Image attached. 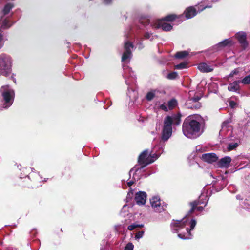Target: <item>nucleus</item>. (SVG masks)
Masks as SVG:
<instances>
[{"mask_svg":"<svg viewBox=\"0 0 250 250\" xmlns=\"http://www.w3.org/2000/svg\"><path fill=\"white\" fill-rule=\"evenodd\" d=\"M201 124L190 117L186 118L183 123L184 134L189 138H196L201 134Z\"/></svg>","mask_w":250,"mask_h":250,"instance_id":"1","label":"nucleus"},{"mask_svg":"<svg viewBox=\"0 0 250 250\" xmlns=\"http://www.w3.org/2000/svg\"><path fill=\"white\" fill-rule=\"evenodd\" d=\"M11 72V62L8 57L5 54H1L0 56V73L4 76H8Z\"/></svg>","mask_w":250,"mask_h":250,"instance_id":"2","label":"nucleus"},{"mask_svg":"<svg viewBox=\"0 0 250 250\" xmlns=\"http://www.w3.org/2000/svg\"><path fill=\"white\" fill-rule=\"evenodd\" d=\"M1 96L4 102L3 107L4 108H9L13 103L15 97L14 92L12 90L6 89L2 92Z\"/></svg>","mask_w":250,"mask_h":250,"instance_id":"3","label":"nucleus"},{"mask_svg":"<svg viewBox=\"0 0 250 250\" xmlns=\"http://www.w3.org/2000/svg\"><path fill=\"white\" fill-rule=\"evenodd\" d=\"M154 162V159L149 157L148 151L147 150L143 151L139 155L138 162L141 165V168H144L147 165Z\"/></svg>","mask_w":250,"mask_h":250,"instance_id":"4","label":"nucleus"},{"mask_svg":"<svg viewBox=\"0 0 250 250\" xmlns=\"http://www.w3.org/2000/svg\"><path fill=\"white\" fill-rule=\"evenodd\" d=\"M154 27L156 29L161 28L165 31H170L172 29V26L166 22L165 21L161 19L158 20L154 23Z\"/></svg>","mask_w":250,"mask_h":250,"instance_id":"5","label":"nucleus"},{"mask_svg":"<svg viewBox=\"0 0 250 250\" xmlns=\"http://www.w3.org/2000/svg\"><path fill=\"white\" fill-rule=\"evenodd\" d=\"M202 197V196H200L198 200H194L189 203V205L191 207V209L188 212V215L193 213L198 205L205 204V206H206L207 202H205L204 199ZM206 197H205V200H206Z\"/></svg>","mask_w":250,"mask_h":250,"instance_id":"6","label":"nucleus"},{"mask_svg":"<svg viewBox=\"0 0 250 250\" xmlns=\"http://www.w3.org/2000/svg\"><path fill=\"white\" fill-rule=\"evenodd\" d=\"M146 193L145 192L139 191L136 193L135 200L138 205H143L146 203Z\"/></svg>","mask_w":250,"mask_h":250,"instance_id":"7","label":"nucleus"},{"mask_svg":"<svg viewBox=\"0 0 250 250\" xmlns=\"http://www.w3.org/2000/svg\"><path fill=\"white\" fill-rule=\"evenodd\" d=\"M173 221L174 222L171 224V226L175 232H178L181 229L184 228L187 224V221H184L183 220Z\"/></svg>","mask_w":250,"mask_h":250,"instance_id":"8","label":"nucleus"},{"mask_svg":"<svg viewBox=\"0 0 250 250\" xmlns=\"http://www.w3.org/2000/svg\"><path fill=\"white\" fill-rule=\"evenodd\" d=\"M202 159L206 162L212 163L217 161L218 157L214 153H205L202 155Z\"/></svg>","mask_w":250,"mask_h":250,"instance_id":"9","label":"nucleus"},{"mask_svg":"<svg viewBox=\"0 0 250 250\" xmlns=\"http://www.w3.org/2000/svg\"><path fill=\"white\" fill-rule=\"evenodd\" d=\"M197 14V10L193 6L187 7L184 12V14L187 19L193 18L196 16Z\"/></svg>","mask_w":250,"mask_h":250,"instance_id":"10","label":"nucleus"},{"mask_svg":"<svg viewBox=\"0 0 250 250\" xmlns=\"http://www.w3.org/2000/svg\"><path fill=\"white\" fill-rule=\"evenodd\" d=\"M231 162V158L229 156H226L221 158L218 162V166L219 167L228 168L230 162Z\"/></svg>","mask_w":250,"mask_h":250,"instance_id":"11","label":"nucleus"},{"mask_svg":"<svg viewBox=\"0 0 250 250\" xmlns=\"http://www.w3.org/2000/svg\"><path fill=\"white\" fill-rule=\"evenodd\" d=\"M150 202L152 207L157 211L160 210V208L161 207V201L159 198L157 197H153L150 200Z\"/></svg>","mask_w":250,"mask_h":250,"instance_id":"12","label":"nucleus"},{"mask_svg":"<svg viewBox=\"0 0 250 250\" xmlns=\"http://www.w3.org/2000/svg\"><path fill=\"white\" fill-rule=\"evenodd\" d=\"M241 81H235L229 84L228 87V90L229 91L237 92L240 90L239 84Z\"/></svg>","mask_w":250,"mask_h":250,"instance_id":"13","label":"nucleus"},{"mask_svg":"<svg viewBox=\"0 0 250 250\" xmlns=\"http://www.w3.org/2000/svg\"><path fill=\"white\" fill-rule=\"evenodd\" d=\"M172 128H167L163 127L162 131V139L164 141H167L171 136Z\"/></svg>","mask_w":250,"mask_h":250,"instance_id":"14","label":"nucleus"},{"mask_svg":"<svg viewBox=\"0 0 250 250\" xmlns=\"http://www.w3.org/2000/svg\"><path fill=\"white\" fill-rule=\"evenodd\" d=\"M198 69L203 73L212 72L213 70L210 66L206 63H201L198 66Z\"/></svg>","mask_w":250,"mask_h":250,"instance_id":"15","label":"nucleus"},{"mask_svg":"<svg viewBox=\"0 0 250 250\" xmlns=\"http://www.w3.org/2000/svg\"><path fill=\"white\" fill-rule=\"evenodd\" d=\"M236 36L239 42L242 44H248L246 39L247 35L244 32H238L236 34Z\"/></svg>","mask_w":250,"mask_h":250,"instance_id":"16","label":"nucleus"},{"mask_svg":"<svg viewBox=\"0 0 250 250\" xmlns=\"http://www.w3.org/2000/svg\"><path fill=\"white\" fill-rule=\"evenodd\" d=\"M181 16H178L175 14H171L167 15L164 18H162L161 20H164L165 21L172 22L175 20L180 18Z\"/></svg>","mask_w":250,"mask_h":250,"instance_id":"17","label":"nucleus"},{"mask_svg":"<svg viewBox=\"0 0 250 250\" xmlns=\"http://www.w3.org/2000/svg\"><path fill=\"white\" fill-rule=\"evenodd\" d=\"M232 45V41L230 39H225L219 42L217 45L219 48H223L226 46H230Z\"/></svg>","mask_w":250,"mask_h":250,"instance_id":"18","label":"nucleus"},{"mask_svg":"<svg viewBox=\"0 0 250 250\" xmlns=\"http://www.w3.org/2000/svg\"><path fill=\"white\" fill-rule=\"evenodd\" d=\"M173 120L172 117L170 116H167L166 117L164 122V127L167 128H172V124L173 123Z\"/></svg>","mask_w":250,"mask_h":250,"instance_id":"19","label":"nucleus"},{"mask_svg":"<svg viewBox=\"0 0 250 250\" xmlns=\"http://www.w3.org/2000/svg\"><path fill=\"white\" fill-rule=\"evenodd\" d=\"M188 55V52L187 51L177 52L174 57L177 59H183Z\"/></svg>","mask_w":250,"mask_h":250,"instance_id":"20","label":"nucleus"},{"mask_svg":"<svg viewBox=\"0 0 250 250\" xmlns=\"http://www.w3.org/2000/svg\"><path fill=\"white\" fill-rule=\"evenodd\" d=\"M168 107L169 110H172L177 105V101L175 99H172L168 102Z\"/></svg>","mask_w":250,"mask_h":250,"instance_id":"21","label":"nucleus"},{"mask_svg":"<svg viewBox=\"0 0 250 250\" xmlns=\"http://www.w3.org/2000/svg\"><path fill=\"white\" fill-rule=\"evenodd\" d=\"M173 120V123L175 125H179L181 122V114L178 113L176 115H174L172 117Z\"/></svg>","mask_w":250,"mask_h":250,"instance_id":"22","label":"nucleus"},{"mask_svg":"<svg viewBox=\"0 0 250 250\" xmlns=\"http://www.w3.org/2000/svg\"><path fill=\"white\" fill-rule=\"evenodd\" d=\"M134 45L133 43L130 42H126L125 43L124 48L125 51H127L128 52H131V48H133Z\"/></svg>","mask_w":250,"mask_h":250,"instance_id":"23","label":"nucleus"},{"mask_svg":"<svg viewBox=\"0 0 250 250\" xmlns=\"http://www.w3.org/2000/svg\"><path fill=\"white\" fill-rule=\"evenodd\" d=\"M190 229H189L188 228H187L186 229V230H187V233L189 235H191V230H192L194 227H195L196 225V221L195 219H191L190 222Z\"/></svg>","mask_w":250,"mask_h":250,"instance_id":"24","label":"nucleus"},{"mask_svg":"<svg viewBox=\"0 0 250 250\" xmlns=\"http://www.w3.org/2000/svg\"><path fill=\"white\" fill-rule=\"evenodd\" d=\"M194 104L189 105L188 102L187 103V105L188 108H190L192 109H199L201 107V104L200 103H193Z\"/></svg>","mask_w":250,"mask_h":250,"instance_id":"25","label":"nucleus"},{"mask_svg":"<svg viewBox=\"0 0 250 250\" xmlns=\"http://www.w3.org/2000/svg\"><path fill=\"white\" fill-rule=\"evenodd\" d=\"M132 55V52H128L127 51H125L122 57V62H124L127 59L131 58Z\"/></svg>","mask_w":250,"mask_h":250,"instance_id":"26","label":"nucleus"},{"mask_svg":"<svg viewBox=\"0 0 250 250\" xmlns=\"http://www.w3.org/2000/svg\"><path fill=\"white\" fill-rule=\"evenodd\" d=\"M13 6L10 4V3H7L6 4L4 8H3V13L4 14V15H6V14H8L10 10L12 9Z\"/></svg>","mask_w":250,"mask_h":250,"instance_id":"27","label":"nucleus"},{"mask_svg":"<svg viewBox=\"0 0 250 250\" xmlns=\"http://www.w3.org/2000/svg\"><path fill=\"white\" fill-rule=\"evenodd\" d=\"M188 63L187 62H182L175 66V68L176 69H183L186 68Z\"/></svg>","mask_w":250,"mask_h":250,"instance_id":"28","label":"nucleus"},{"mask_svg":"<svg viewBox=\"0 0 250 250\" xmlns=\"http://www.w3.org/2000/svg\"><path fill=\"white\" fill-rule=\"evenodd\" d=\"M238 146V144L237 143H230L228 146L227 149L228 151H230L235 149Z\"/></svg>","mask_w":250,"mask_h":250,"instance_id":"29","label":"nucleus"},{"mask_svg":"<svg viewBox=\"0 0 250 250\" xmlns=\"http://www.w3.org/2000/svg\"><path fill=\"white\" fill-rule=\"evenodd\" d=\"M200 99V97L198 96H195L194 97L189 99L188 102L189 104H192V103H199L198 101Z\"/></svg>","mask_w":250,"mask_h":250,"instance_id":"30","label":"nucleus"},{"mask_svg":"<svg viewBox=\"0 0 250 250\" xmlns=\"http://www.w3.org/2000/svg\"><path fill=\"white\" fill-rule=\"evenodd\" d=\"M155 97L154 93L152 92H149L147 93L146 98L147 101H151Z\"/></svg>","mask_w":250,"mask_h":250,"instance_id":"31","label":"nucleus"},{"mask_svg":"<svg viewBox=\"0 0 250 250\" xmlns=\"http://www.w3.org/2000/svg\"><path fill=\"white\" fill-rule=\"evenodd\" d=\"M242 83L244 84H250V75H248L244 78L241 81Z\"/></svg>","mask_w":250,"mask_h":250,"instance_id":"32","label":"nucleus"},{"mask_svg":"<svg viewBox=\"0 0 250 250\" xmlns=\"http://www.w3.org/2000/svg\"><path fill=\"white\" fill-rule=\"evenodd\" d=\"M178 76L177 73L176 72H172L169 73L167 76L169 79L172 80L175 79Z\"/></svg>","mask_w":250,"mask_h":250,"instance_id":"33","label":"nucleus"},{"mask_svg":"<svg viewBox=\"0 0 250 250\" xmlns=\"http://www.w3.org/2000/svg\"><path fill=\"white\" fill-rule=\"evenodd\" d=\"M244 208L250 210V199H246L244 202Z\"/></svg>","mask_w":250,"mask_h":250,"instance_id":"34","label":"nucleus"},{"mask_svg":"<svg viewBox=\"0 0 250 250\" xmlns=\"http://www.w3.org/2000/svg\"><path fill=\"white\" fill-rule=\"evenodd\" d=\"M143 226V225L131 224L128 226L127 229L129 230H132L137 227H142Z\"/></svg>","mask_w":250,"mask_h":250,"instance_id":"35","label":"nucleus"},{"mask_svg":"<svg viewBox=\"0 0 250 250\" xmlns=\"http://www.w3.org/2000/svg\"><path fill=\"white\" fill-rule=\"evenodd\" d=\"M239 72L238 68H236L231 72V73L228 75V78L233 77L234 75H237Z\"/></svg>","mask_w":250,"mask_h":250,"instance_id":"36","label":"nucleus"},{"mask_svg":"<svg viewBox=\"0 0 250 250\" xmlns=\"http://www.w3.org/2000/svg\"><path fill=\"white\" fill-rule=\"evenodd\" d=\"M144 234V231H139L136 233L135 238L136 239H139L142 238Z\"/></svg>","mask_w":250,"mask_h":250,"instance_id":"37","label":"nucleus"},{"mask_svg":"<svg viewBox=\"0 0 250 250\" xmlns=\"http://www.w3.org/2000/svg\"><path fill=\"white\" fill-rule=\"evenodd\" d=\"M134 248V245L132 243H128L127 244L124 250H133Z\"/></svg>","mask_w":250,"mask_h":250,"instance_id":"38","label":"nucleus"},{"mask_svg":"<svg viewBox=\"0 0 250 250\" xmlns=\"http://www.w3.org/2000/svg\"><path fill=\"white\" fill-rule=\"evenodd\" d=\"M160 108L165 111H168V108L165 104H163L160 105Z\"/></svg>","mask_w":250,"mask_h":250,"instance_id":"39","label":"nucleus"},{"mask_svg":"<svg viewBox=\"0 0 250 250\" xmlns=\"http://www.w3.org/2000/svg\"><path fill=\"white\" fill-rule=\"evenodd\" d=\"M229 104L230 107H231V108H234L236 106V103L235 102L233 101H231L229 102Z\"/></svg>","mask_w":250,"mask_h":250,"instance_id":"40","label":"nucleus"},{"mask_svg":"<svg viewBox=\"0 0 250 250\" xmlns=\"http://www.w3.org/2000/svg\"><path fill=\"white\" fill-rule=\"evenodd\" d=\"M112 0H103V2L105 5H109L111 4Z\"/></svg>","mask_w":250,"mask_h":250,"instance_id":"41","label":"nucleus"},{"mask_svg":"<svg viewBox=\"0 0 250 250\" xmlns=\"http://www.w3.org/2000/svg\"><path fill=\"white\" fill-rule=\"evenodd\" d=\"M149 157L152 158V159H154V161H155L158 158V156L156 153H154L152 155H151V154L149 155Z\"/></svg>","mask_w":250,"mask_h":250,"instance_id":"42","label":"nucleus"},{"mask_svg":"<svg viewBox=\"0 0 250 250\" xmlns=\"http://www.w3.org/2000/svg\"><path fill=\"white\" fill-rule=\"evenodd\" d=\"M178 237H180V238L182 239H188L189 238V237H186L185 236V235L183 234H182V233H179L178 234Z\"/></svg>","mask_w":250,"mask_h":250,"instance_id":"43","label":"nucleus"},{"mask_svg":"<svg viewBox=\"0 0 250 250\" xmlns=\"http://www.w3.org/2000/svg\"><path fill=\"white\" fill-rule=\"evenodd\" d=\"M150 35H151L149 33L146 32L144 34V36L145 39H148L150 37Z\"/></svg>","mask_w":250,"mask_h":250,"instance_id":"44","label":"nucleus"},{"mask_svg":"<svg viewBox=\"0 0 250 250\" xmlns=\"http://www.w3.org/2000/svg\"><path fill=\"white\" fill-rule=\"evenodd\" d=\"M196 209H197V210L198 211H202L204 210V207H202V206H199V207H198V206H197V208H196Z\"/></svg>","mask_w":250,"mask_h":250,"instance_id":"45","label":"nucleus"},{"mask_svg":"<svg viewBox=\"0 0 250 250\" xmlns=\"http://www.w3.org/2000/svg\"><path fill=\"white\" fill-rule=\"evenodd\" d=\"M134 184V182L130 181L127 183V185L129 187H130Z\"/></svg>","mask_w":250,"mask_h":250,"instance_id":"46","label":"nucleus"},{"mask_svg":"<svg viewBox=\"0 0 250 250\" xmlns=\"http://www.w3.org/2000/svg\"><path fill=\"white\" fill-rule=\"evenodd\" d=\"M212 7V6L211 5H210V6H204L202 9H201V11H203L204 9H205L206 8H211Z\"/></svg>","mask_w":250,"mask_h":250,"instance_id":"47","label":"nucleus"},{"mask_svg":"<svg viewBox=\"0 0 250 250\" xmlns=\"http://www.w3.org/2000/svg\"><path fill=\"white\" fill-rule=\"evenodd\" d=\"M2 38V35L0 33V42L1 41Z\"/></svg>","mask_w":250,"mask_h":250,"instance_id":"48","label":"nucleus"},{"mask_svg":"<svg viewBox=\"0 0 250 250\" xmlns=\"http://www.w3.org/2000/svg\"><path fill=\"white\" fill-rule=\"evenodd\" d=\"M130 193H131L132 194H133V192H132V190L131 188H130V191L128 193V195H129Z\"/></svg>","mask_w":250,"mask_h":250,"instance_id":"49","label":"nucleus"},{"mask_svg":"<svg viewBox=\"0 0 250 250\" xmlns=\"http://www.w3.org/2000/svg\"><path fill=\"white\" fill-rule=\"evenodd\" d=\"M236 198H237V199H240V195H237V196H236Z\"/></svg>","mask_w":250,"mask_h":250,"instance_id":"50","label":"nucleus"}]
</instances>
